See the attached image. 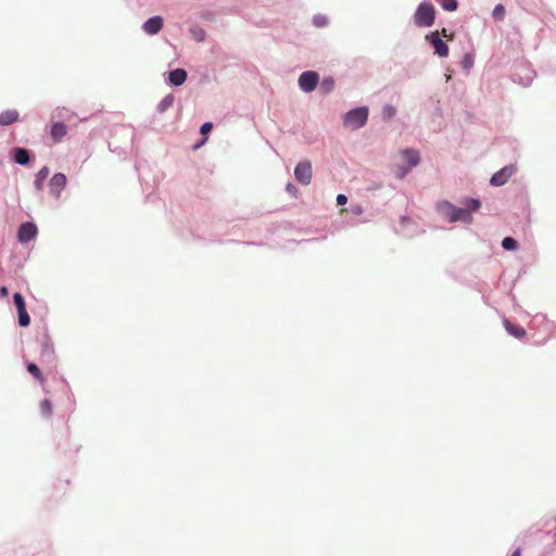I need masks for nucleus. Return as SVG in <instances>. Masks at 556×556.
<instances>
[{
    "label": "nucleus",
    "instance_id": "1",
    "mask_svg": "<svg viewBox=\"0 0 556 556\" xmlns=\"http://www.w3.org/2000/svg\"><path fill=\"white\" fill-rule=\"evenodd\" d=\"M368 119V109L361 106L349 111L343 117V125L346 128L356 130L362 128Z\"/></svg>",
    "mask_w": 556,
    "mask_h": 556
},
{
    "label": "nucleus",
    "instance_id": "2",
    "mask_svg": "<svg viewBox=\"0 0 556 556\" xmlns=\"http://www.w3.org/2000/svg\"><path fill=\"white\" fill-rule=\"evenodd\" d=\"M435 16L434 7L431 3H421L417 8L414 21L419 27H429L433 24Z\"/></svg>",
    "mask_w": 556,
    "mask_h": 556
},
{
    "label": "nucleus",
    "instance_id": "3",
    "mask_svg": "<svg viewBox=\"0 0 556 556\" xmlns=\"http://www.w3.org/2000/svg\"><path fill=\"white\" fill-rule=\"evenodd\" d=\"M404 161H406L408 163V168H399V172L396 173V176L399 178H403L407 173L408 170L412 168V167H415L419 164V161H420V155H419V152L417 150H414V149H405L401 152Z\"/></svg>",
    "mask_w": 556,
    "mask_h": 556
},
{
    "label": "nucleus",
    "instance_id": "4",
    "mask_svg": "<svg viewBox=\"0 0 556 556\" xmlns=\"http://www.w3.org/2000/svg\"><path fill=\"white\" fill-rule=\"evenodd\" d=\"M319 76L316 72L307 71L300 75L299 86L304 92L313 91L318 84Z\"/></svg>",
    "mask_w": 556,
    "mask_h": 556
},
{
    "label": "nucleus",
    "instance_id": "5",
    "mask_svg": "<svg viewBox=\"0 0 556 556\" xmlns=\"http://www.w3.org/2000/svg\"><path fill=\"white\" fill-rule=\"evenodd\" d=\"M295 179L302 185H308L312 180V164L309 161L300 162L294 168Z\"/></svg>",
    "mask_w": 556,
    "mask_h": 556
},
{
    "label": "nucleus",
    "instance_id": "6",
    "mask_svg": "<svg viewBox=\"0 0 556 556\" xmlns=\"http://www.w3.org/2000/svg\"><path fill=\"white\" fill-rule=\"evenodd\" d=\"M13 301H14V304L17 309L20 326H22V327L29 326L30 317L26 311V304H25L24 298L22 296L21 293H15L13 295Z\"/></svg>",
    "mask_w": 556,
    "mask_h": 556
},
{
    "label": "nucleus",
    "instance_id": "7",
    "mask_svg": "<svg viewBox=\"0 0 556 556\" xmlns=\"http://www.w3.org/2000/svg\"><path fill=\"white\" fill-rule=\"evenodd\" d=\"M516 167L514 165L504 166L502 169L497 170L490 179V184L492 186H503L507 182V180L515 174Z\"/></svg>",
    "mask_w": 556,
    "mask_h": 556
},
{
    "label": "nucleus",
    "instance_id": "8",
    "mask_svg": "<svg viewBox=\"0 0 556 556\" xmlns=\"http://www.w3.org/2000/svg\"><path fill=\"white\" fill-rule=\"evenodd\" d=\"M67 182V178L63 173H56L52 176V178L49 181V190L50 193L55 197L56 199L60 198L61 192L65 188Z\"/></svg>",
    "mask_w": 556,
    "mask_h": 556
},
{
    "label": "nucleus",
    "instance_id": "9",
    "mask_svg": "<svg viewBox=\"0 0 556 556\" xmlns=\"http://www.w3.org/2000/svg\"><path fill=\"white\" fill-rule=\"evenodd\" d=\"M444 206L451 213L450 222L463 220L470 223L472 220L471 214L467 208L455 207L450 203H445Z\"/></svg>",
    "mask_w": 556,
    "mask_h": 556
},
{
    "label": "nucleus",
    "instance_id": "10",
    "mask_svg": "<svg viewBox=\"0 0 556 556\" xmlns=\"http://www.w3.org/2000/svg\"><path fill=\"white\" fill-rule=\"evenodd\" d=\"M37 235V227L33 223H24L20 226L17 238L20 242L27 243L35 239Z\"/></svg>",
    "mask_w": 556,
    "mask_h": 556
},
{
    "label": "nucleus",
    "instance_id": "11",
    "mask_svg": "<svg viewBox=\"0 0 556 556\" xmlns=\"http://www.w3.org/2000/svg\"><path fill=\"white\" fill-rule=\"evenodd\" d=\"M427 38L430 40L433 49H434V52L442 56V58H445L448 55V47L447 45L439 37V33L435 31V33H431V35L427 36Z\"/></svg>",
    "mask_w": 556,
    "mask_h": 556
},
{
    "label": "nucleus",
    "instance_id": "12",
    "mask_svg": "<svg viewBox=\"0 0 556 556\" xmlns=\"http://www.w3.org/2000/svg\"><path fill=\"white\" fill-rule=\"evenodd\" d=\"M163 27V18L161 16H153L144 22L142 28L148 35H156Z\"/></svg>",
    "mask_w": 556,
    "mask_h": 556
},
{
    "label": "nucleus",
    "instance_id": "13",
    "mask_svg": "<svg viewBox=\"0 0 556 556\" xmlns=\"http://www.w3.org/2000/svg\"><path fill=\"white\" fill-rule=\"evenodd\" d=\"M67 135V127L64 123L55 122L51 125L50 136L54 142H60Z\"/></svg>",
    "mask_w": 556,
    "mask_h": 556
},
{
    "label": "nucleus",
    "instance_id": "14",
    "mask_svg": "<svg viewBox=\"0 0 556 556\" xmlns=\"http://www.w3.org/2000/svg\"><path fill=\"white\" fill-rule=\"evenodd\" d=\"M20 118V114L16 110H7L0 113V125L9 126Z\"/></svg>",
    "mask_w": 556,
    "mask_h": 556
},
{
    "label": "nucleus",
    "instance_id": "15",
    "mask_svg": "<svg viewBox=\"0 0 556 556\" xmlns=\"http://www.w3.org/2000/svg\"><path fill=\"white\" fill-rule=\"evenodd\" d=\"M168 79L174 86L182 85L187 79V72L182 68H177L169 72Z\"/></svg>",
    "mask_w": 556,
    "mask_h": 556
},
{
    "label": "nucleus",
    "instance_id": "16",
    "mask_svg": "<svg viewBox=\"0 0 556 556\" xmlns=\"http://www.w3.org/2000/svg\"><path fill=\"white\" fill-rule=\"evenodd\" d=\"M503 324L510 336L517 339H522L526 336V330L522 327L511 324L508 319H504Z\"/></svg>",
    "mask_w": 556,
    "mask_h": 556
},
{
    "label": "nucleus",
    "instance_id": "17",
    "mask_svg": "<svg viewBox=\"0 0 556 556\" xmlns=\"http://www.w3.org/2000/svg\"><path fill=\"white\" fill-rule=\"evenodd\" d=\"M50 174V169L47 166H43L39 169V172L36 174V179L34 181L35 188L37 191H41L43 189V184L47 177Z\"/></svg>",
    "mask_w": 556,
    "mask_h": 556
},
{
    "label": "nucleus",
    "instance_id": "18",
    "mask_svg": "<svg viewBox=\"0 0 556 556\" xmlns=\"http://www.w3.org/2000/svg\"><path fill=\"white\" fill-rule=\"evenodd\" d=\"M13 157L17 164L26 165L29 162V153L24 148L13 149Z\"/></svg>",
    "mask_w": 556,
    "mask_h": 556
},
{
    "label": "nucleus",
    "instance_id": "19",
    "mask_svg": "<svg viewBox=\"0 0 556 556\" xmlns=\"http://www.w3.org/2000/svg\"><path fill=\"white\" fill-rule=\"evenodd\" d=\"M27 370H28V372H29V374H30V375H31L36 380H38L39 382H41V383H42V382L45 381V378H43V376H42V374H41V371H40L39 367H38L36 364H34V363H29V364L27 365Z\"/></svg>",
    "mask_w": 556,
    "mask_h": 556
},
{
    "label": "nucleus",
    "instance_id": "20",
    "mask_svg": "<svg viewBox=\"0 0 556 556\" xmlns=\"http://www.w3.org/2000/svg\"><path fill=\"white\" fill-rule=\"evenodd\" d=\"M334 87V80L333 78H325L323 79V81L320 83V87H319V90L324 93V94H328L329 92L332 91Z\"/></svg>",
    "mask_w": 556,
    "mask_h": 556
},
{
    "label": "nucleus",
    "instance_id": "21",
    "mask_svg": "<svg viewBox=\"0 0 556 556\" xmlns=\"http://www.w3.org/2000/svg\"><path fill=\"white\" fill-rule=\"evenodd\" d=\"M190 33L198 42H202L205 40L206 33L203 28L194 26L190 28Z\"/></svg>",
    "mask_w": 556,
    "mask_h": 556
},
{
    "label": "nucleus",
    "instance_id": "22",
    "mask_svg": "<svg viewBox=\"0 0 556 556\" xmlns=\"http://www.w3.org/2000/svg\"><path fill=\"white\" fill-rule=\"evenodd\" d=\"M40 413L45 417H50L52 414V403L50 400L45 399L40 403Z\"/></svg>",
    "mask_w": 556,
    "mask_h": 556
},
{
    "label": "nucleus",
    "instance_id": "23",
    "mask_svg": "<svg viewBox=\"0 0 556 556\" xmlns=\"http://www.w3.org/2000/svg\"><path fill=\"white\" fill-rule=\"evenodd\" d=\"M313 24L317 28H323L329 24V20L324 14H316L313 18Z\"/></svg>",
    "mask_w": 556,
    "mask_h": 556
},
{
    "label": "nucleus",
    "instance_id": "24",
    "mask_svg": "<svg viewBox=\"0 0 556 556\" xmlns=\"http://www.w3.org/2000/svg\"><path fill=\"white\" fill-rule=\"evenodd\" d=\"M502 247L505 250L513 251L517 248V241L511 237H506L502 241Z\"/></svg>",
    "mask_w": 556,
    "mask_h": 556
},
{
    "label": "nucleus",
    "instance_id": "25",
    "mask_svg": "<svg viewBox=\"0 0 556 556\" xmlns=\"http://www.w3.org/2000/svg\"><path fill=\"white\" fill-rule=\"evenodd\" d=\"M441 7L446 11H455L457 9V0H440Z\"/></svg>",
    "mask_w": 556,
    "mask_h": 556
},
{
    "label": "nucleus",
    "instance_id": "26",
    "mask_svg": "<svg viewBox=\"0 0 556 556\" xmlns=\"http://www.w3.org/2000/svg\"><path fill=\"white\" fill-rule=\"evenodd\" d=\"M174 103V98L168 96L166 98H164L160 104H159V111L161 112H164L165 110H167L169 106H172Z\"/></svg>",
    "mask_w": 556,
    "mask_h": 556
},
{
    "label": "nucleus",
    "instance_id": "27",
    "mask_svg": "<svg viewBox=\"0 0 556 556\" xmlns=\"http://www.w3.org/2000/svg\"><path fill=\"white\" fill-rule=\"evenodd\" d=\"M480 207V201L477 199H468L466 201V207L470 213L477 211Z\"/></svg>",
    "mask_w": 556,
    "mask_h": 556
},
{
    "label": "nucleus",
    "instance_id": "28",
    "mask_svg": "<svg viewBox=\"0 0 556 556\" xmlns=\"http://www.w3.org/2000/svg\"><path fill=\"white\" fill-rule=\"evenodd\" d=\"M492 15L496 20H502L504 17V15H505V8H504V5L503 4H497L494 8V10H493Z\"/></svg>",
    "mask_w": 556,
    "mask_h": 556
},
{
    "label": "nucleus",
    "instance_id": "29",
    "mask_svg": "<svg viewBox=\"0 0 556 556\" xmlns=\"http://www.w3.org/2000/svg\"><path fill=\"white\" fill-rule=\"evenodd\" d=\"M383 113H384L386 117L391 118L395 114V109L392 105H387L383 109Z\"/></svg>",
    "mask_w": 556,
    "mask_h": 556
},
{
    "label": "nucleus",
    "instance_id": "30",
    "mask_svg": "<svg viewBox=\"0 0 556 556\" xmlns=\"http://www.w3.org/2000/svg\"><path fill=\"white\" fill-rule=\"evenodd\" d=\"M213 128V124L212 123H204L202 126H201V134L202 135H206L207 132H210Z\"/></svg>",
    "mask_w": 556,
    "mask_h": 556
},
{
    "label": "nucleus",
    "instance_id": "31",
    "mask_svg": "<svg viewBox=\"0 0 556 556\" xmlns=\"http://www.w3.org/2000/svg\"><path fill=\"white\" fill-rule=\"evenodd\" d=\"M348 202V198L344 194H338L337 195V204L338 205H344Z\"/></svg>",
    "mask_w": 556,
    "mask_h": 556
},
{
    "label": "nucleus",
    "instance_id": "32",
    "mask_svg": "<svg viewBox=\"0 0 556 556\" xmlns=\"http://www.w3.org/2000/svg\"><path fill=\"white\" fill-rule=\"evenodd\" d=\"M8 294H9L8 288L4 287V286L0 287V296L1 298H7Z\"/></svg>",
    "mask_w": 556,
    "mask_h": 556
},
{
    "label": "nucleus",
    "instance_id": "33",
    "mask_svg": "<svg viewBox=\"0 0 556 556\" xmlns=\"http://www.w3.org/2000/svg\"><path fill=\"white\" fill-rule=\"evenodd\" d=\"M287 190H288L289 192H294V191H295V187H294V186H292L291 184H289V185L287 186Z\"/></svg>",
    "mask_w": 556,
    "mask_h": 556
},
{
    "label": "nucleus",
    "instance_id": "34",
    "mask_svg": "<svg viewBox=\"0 0 556 556\" xmlns=\"http://www.w3.org/2000/svg\"><path fill=\"white\" fill-rule=\"evenodd\" d=\"M511 556H521V552H520V549H516V551L511 554Z\"/></svg>",
    "mask_w": 556,
    "mask_h": 556
},
{
    "label": "nucleus",
    "instance_id": "35",
    "mask_svg": "<svg viewBox=\"0 0 556 556\" xmlns=\"http://www.w3.org/2000/svg\"><path fill=\"white\" fill-rule=\"evenodd\" d=\"M354 212H355V213H357V214H358V213H362V208H361V207H357V208H355V210H354Z\"/></svg>",
    "mask_w": 556,
    "mask_h": 556
},
{
    "label": "nucleus",
    "instance_id": "36",
    "mask_svg": "<svg viewBox=\"0 0 556 556\" xmlns=\"http://www.w3.org/2000/svg\"><path fill=\"white\" fill-rule=\"evenodd\" d=\"M554 540H555V542H556V530H555V533H554Z\"/></svg>",
    "mask_w": 556,
    "mask_h": 556
}]
</instances>
